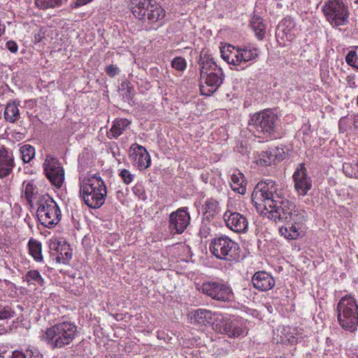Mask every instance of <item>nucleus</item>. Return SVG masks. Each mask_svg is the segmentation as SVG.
I'll use <instances>...</instances> for the list:
<instances>
[{"mask_svg":"<svg viewBox=\"0 0 358 358\" xmlns=\"http://www.w3.org/2000/svg\"><path fill=\"white\" fill-rule=\"evenodd\" d=\"M271 217L275 223H285L279 228L282 236L287 240H296L303 233V226L308 219V213L294 203L280 211H275Z\"/></svg>","mask_w":358,"mask_h":358,"instance_id":"f257e3e1","label":"nucleus"},{"mask_svg":"<svg viewBox=\"0 0 358 358\" xmlns=\"http://www.w3.org/2000/svg\"><path fill=\"white\" fill-rule=\"evenodd\" d=\"M252 201L255 205L258 204V201L264 202L265 208L271 209V217L275 211H280L282 208L294 203L285 197L282 190L275 181L270 179L261 180L256 185L252 193Z\"/></svg>","mask_w":358,"mask_h":358,"instance_id":"f03ea898","label":"nucleus"},{"mask_svg":"<svg viewBox=\"0 0 358 358\" xmlns=\"http://www.w3.org/2000/svg\"><path fill=\"white\" fill-rule=\"evenodd\" d=\"M78 334V327L74 322L62 321L48 328L43 338L50 348L60 349L71 344Z\"/></svg>","mask_w":358,"mask_h":358,"instance_id":"7ed1b4c3","label":"nucleus"},{"mask_svg":"<svg viewBox=\"0 0 358 358\" xmlns=\"http://www.w3.org/2000/svg\"><path fill=\"white\" fill-rule=\"evenodd\" d=\"M86 205L91 208H99L105 202L107 194L104 181L99 174H94L85 180L80 189Z\"/></svg>","mask_w":358,"mask_h":358,"instance_id":"20e7f679","label":"nucleus"},{"mask_svg":"<svg viewBox=\"0 0 358 358\" xmlns=\"http://www.w3.org/2000/svg\"><path fill=\"white\" fill-rule=\"evenodd\" d=\"M129 9L136 18L150 24L162 20L166 15L164 9L155 0H131Z\"/></svg>","mask_w":358,"mask_h":358,"instance_id":"39448f33","label":"nucleus"},{"mask_svg":"<svg viewBox=\"0 0 358 358\" xmlns=\"http://www.w3.org/2000/svg\"><path fill=\"white\" fill-rule=\"evenodd\" d=\"M337 319L340 326L351 333L358 327V305L351 296L342 297L336 307Z\"/></svg>","mask_w":358,"mask_h":358,"instance_id":"423d86ee","label":"nucleus"},{"mask_svg":"<svg viewBox=\"0 0 358 358\" xmlns=\"http://www.w3.org/2000/svg\"><path fill=\"white\" fill-rule=\"evenodd\" d=\"M36 205V215L44 227L51 229L60 222L62 214L59 207L48 194L39 196Z\"/></svg>","mask_w":358,"mask_h":358,"instance_id":"0eeeda50","label":"nucleus"},{"mask_svg":"<svg viewBox=\"0 0 358 358\" xmlns=\"http://www.w3.org/2000/svg\"><path fill=\"white\" fill-rule=\"evenodd\" d=\"M209 250L218 259L232 262L239 257L238 244L226 235H220L213 238L210 243Z\"/></svg>","mask_w":358,"mask_h":358,"instance_id":"6e6552de","label":"nucleus"},{"mask_svg":"<svg viewBox=\"0 0 358 358\" xmlns=\"http://www.w3.org/2000/svg\"><path fill=\"white\" fill-rule=\"evenodd\" d=\"M222 59L229 64L240 66L242 62L255 59L259 55V50L251 45L235 47L231 45L220 50Z\"/></svg>","mask_w":358,"mask_h":358,"instance_id":"1a4fd4ad","label":"nucleus"},{"mask_svg":"<svg viewBox=\"0 0 358 358\" xmlns=\"http://www.w3.org/2000/svg\"><path fill=\"white\" fill-rule=\"evenodd\" d=\"M322 11L327 21L334 27L349 22L350 10L342 0H329L323 6Z\"/></svg>","mask_w":358,"mask_h":358,"instance_id":"9d476101","label":"nucleus"},{"mask_svg":"<svg viewBox=\"0 0 358 358\" xmlns=\"http://www.w3.org/2000/svg\"><path fill=\"white\" fill-rule=\"evenodd\" d=\"M278 116L271 110H264L251 117L250 125L259 134L270 137L275 129Z\"/></svg>","mask_w":358,"mask_h":358,"instance_id":"9b49d317","label":"nucleus"},{"mask_svg":"<svg viewBox=\"0 0 358 358\" xmlns=\"http://www.w3.org/2000/svg\"><path fill=\"white\" fill-rule=\"evenodd\" d=\"M201 292L217 301H227L232 297V291L225 284L217 281H208L202 284Z\"/></svg>","mask_w":358,"mask_h":358,"instance_id":"f8f14e48","label":"nucleus"},{"mask_svg":"<svg viewBox=\"0 0 358 358\" xmlns=\"http://www.w3.org/2000/svg\"><path fill=\"white\" fill-rule=\"evenodd\" d=\"M44 172L50 182L56 187H62L64 180V170L57 158L46 159L43 163Z\"/></svg>","mask_w":358,"mask_h":358,"instance_id":"ddd939ff","label":"nucleus"},{"mask_svg":"<svg viewBox=\"0 0 358 358\" xmlns=\"http://www.w3.org/2000/svg\"><path fill=\"white\" fill-rule=\"evenodd\" d=\"M169 221L171 234H180L189 224L190 216L186 208H180L170 214Z\"/></svg>","mask_w":358,"mask_h":358,"instance_id":"4468645a","label":"nucleus"},{"mask_svg":"<svg viewBox=\"0 0 358 358\" xmlns=\"http://www.w3.org/2000/svg\"><path fill=\"white\" fill-rule=\"evenodd\" d=\"M200 78L201 92L202 94L210 95L222 85L224 80V73L222 69H217L215 72L208 73V74Z\"/></svg>","mask_w":358,"mask_h":358,"instance_id":"2eb2a0df","label":"nucleus"},{"mask_svg":"<svg viewBox=\"0 0 358 358\" xmlns=\"http://www.w3.org/2000/svg\"><path fill=\"white\" fill-rule=\"evenodd\" d=\"M227 227L236 233H245L248 228L247 218L242 214L227 210L223 215Z\"/></svg>","mask_w":358,"mask_h":358,"instance_id":"dca6fc26","label":"nucleus"},{"mask_svg":"<svg viewBox=\"0 0 358 358\" xmlns=\"http://www.w3.org/2000/svg\"><path fill=\"white\" fill-rule=\"evenodd\" d=\"M294 188L299 194L305 196L312 187V180L308 177L303 164H300L294 173Z\"/></svg>","mask_w":358,"mask_h":358,"instance_id":"f3484780","label":"nucleus"},{"mask_svg":"<svg viewBox=\"0 0 358 358\" xmlns=\"http://www.w3.org/2000/svg\"><path fill=\"white\" fill-rule=\"evenodd\" d=\"M129 159L139 169H147L150 166L151 160L147 150L142 145L134 143L131 146Z\"/></svg>","mask_w":358,"mask_h":358,"instance_id":"a211bd4d","label":"nucleus"},{"mask_svg":"<svg viewBox=\"0 0 358 358\" xmlns=\"http://www.w3.org/2000/svg\"><path fill=\"white\" fill-rule=\"evenodd\" d=\"M285 152L282 148H271L259 154L257 163L262 166H271L282 161L285 157Z\"/></svg>","mask_w":358,"mask_h":358,"instance_id":"6ab92c4d","label":"nucleus"},{"mask_svg":"<svg viewBox=\"0 0 358 358\" xmlns=\"http://www.w3.org/2000/svg\"><path fill=\"white\" fill-rule=\"evenodd\" d=\"M252 282L254 287L262 292L270 290L275 283L272 275L264 271L256 272L252 278Z\"/></svg>","mask_w":358,"mask_h":358,"instance_id":"aec40b11","label":"nucleus"},{"mask_svg":"<svg viewBox=\"0 0 358 358\" xmlns=\"http://www.w3.org/2000/svg\"><path fill=\"white\" fill-rule=\"evenodd\" d=\"M15 166L13 152L5 147L0 148V178L9 176Z\"/></svg>","mask_w":358,"mask_h":358,"instance_id":"412c9836","label":"nucleus"},{"mask_svg":"<svg viewBox=\"0 0 358 358\" xmlns=\"http://www.w3.org/2000/svg\"><path fill=\"white\" fill-rule=\"evenodd\" d=\"M217 314L207 309H197L194 311L191 320L199 326L211 325L213 328Z\"/></svg>","mask_w":358,"mask_h":358,"instance_id":"4be33fe9","label":"nucleus"},{"mask_svg":"<svg viewBox=\"0 0 358 358\" xmlns=\"http://www.w3.org/2000/svg\"><path fill=\"white\" fill-rule=\"evenodd\" d=\"M295 23L290 17L284 18L278 24L276 30V38L279 44L282 43L279 41V38L284 40L285 38L287 41H291L293 38V34H291L292 29L294 27Z\"/></svg>","mask_w":358,"mask_h":358,"instance_id":"5701e85b","label":"nucleus"},{"mask_svg":"<svg viewBox=\"0 0 358 358\" xmlns=\"http://www.w3.org/2000/svg\"><path fill=\"white\" fill-rule=\"evenodd\" d=\"M198 63L200 66V77H203L208 73L215 72V70L222 69L217 66L213 57L203 52H201Z\"/></svg>","mask_w":358,"mask_h":358,"instance_id":"b1692460","label":"nucleus"},{"mask_svg":"<svg viewBox=\"0 0 358 358\" xmlns=\"http://www.w3.org/2000/svg\"><path fill=\"white\" fill-rule=\"evenodd\" d=\"M229 328H230V331L227 332L226 335L230 338L244 336L248 333L245 324L240 320L235 317L232 319Z\"/></svg>","mask_w":358,"mask_h":358,"instance_id":"393cba45","label":"nucleus"},{"mask_svg":"<svg viewBox=\"0 0 358 358\" xmlns=\"http://www.w3.org/2000/svg\"><path fill=\"white\" fill-rule=\"evenodd\" d=\"M233 318L228 315L218 313L213 325V329L218 333L226 334L227 332L230 331L229 327Z\"/></svg>","mask_w":358,"mask_h":358,"instance_id":"a878e982","label":"nucleus"},{"mask_svg":"<svg viewBox=\"0 0 358 358\" xmlns=\"http://www.w3.org/2000/svg\"><path fill=\"white\" fill-rule=\"evenodd\" d=\"M231 187L234 192L239 194H244L246 192L247 181L244 175L238 172L237 173L232 174L231 177Z\"/></svg>","mask_w":358,"mask_h":358,"instance_id":"bb28decb","label":"nucleus"},{"mask_svg":"<svg viewBox=\"0 0 358 358\" xmlns=\"http://www.w3.org/2000/svg\"><path fill=\"white\" fill-rule=\"evenodd\" d=\"M203 218L208 221L213 218L219 211V203L210 198L208 199L202 206Z\"/></svg>","mask_w":358,"mask_h":358,"instance_id":"cd10ccee","label":"nucleus"},{"mask_svg":"<svg viewBox=\"0 0 358 358\" xmlns=\"http://www.w3.org/2000/svg\"><path fill=\"white\" fill-rule=\"evenodd\" d=\"M250 27L259 40H262L264 37L266 27L263 23V19L260 16L254 15L251 18Z\"/></svg>","mask_w":358,"mask_h":358,"instance_id":"c85d7f7f","label":"nucleus"},{"mask_svg":"<svg viewBox=\"0 0 358 358\" xmlns=\"http://www.w3.org/2000/svg\"><path fill=\"white\" fill-rule=\"evenodd\" d=\"M130 122L127 119H120L115 121L108 132L109 138H117L129 125Z\"/></svg>","mask_w":358,"mask_h":358,"instance_id":"c756f323","label":"nucleus"},{"mask_svg":"<svg viewBox=\"0 0 358 358\" xmlns=\"http://www.w3.org/2000/svg\"><path fill=\"white\" fill-rule=\"evenodd\" d=\"M24 281H26L29 286H40L44 285V280L37 270H30L23 277Z\"/></svg>","mask_w":358,"mask_h":358,"instance_id":"7c9ffc66","label":"nucleus"},{"mask_svg":"<svg viewBox=\"0 0 358 358\" xmlns=\"http://www.w3.org/2000/svg\"><path fill=\"white\" fill-rule=\"evenodd\" d=\"M4 117L6 121L15 122L20 118V112L15 102L7 103L4 110Z\"/></svg>","mask_w":358,"mask_h":358,"instance_id":"2f4dec72","label":"nucleus"},{"mask_svg":"<svg viewBox=\"0 0 358 358\" xmlns=\"http://www.w3.org/2000/svg\"><path fill=\"white\" fill-rule=\"evenodd\" d=\"M28 246L29 254L34 257V260L41 262L43 260L41 243L34 238H31L29 241Z\"/></svg>","mask_w":358,"mask_h":358,"instance_id":"473e14b6","label":"nucleus"},{"mask_svg":"<svg viewBox=\"0 0 358 358\" xmlns=\"http://www.w3.org/2000/svg\"><path fill=\"white\" fill-rule=\"evenodd\" d=\"M24 194L27 200L31 207H33L34 200L38 199V189L34 183V181H29L25 186Z\"/></svg>","mask_w":358,"mask_h":358,"instance_id":"72a5a7b5","label":"nucleus"},{"mask_svg":"<svg viewBox=\"0 0 358 358\" xmlns=\"http://www.w3.org/2000/svg\"><path fill=\"white\" fill-rule=\"evenodd\" d=\"M57 252L56 261L58 263L66 264L72 258V252L70 251L69 245H62L60 249H58Z\"/></svg>","mask_w":358,"mask_h":358,"instance_id":"f704fd0d","label":"nucleus"},{"mask_svg":"<svg viewBox=\"0 0 358 358\" xmlns=\"http://www.w3.org/2000/svg\"><path fill=\"white\" fill-rule=\"evenodd\" d=\"M67 0H35L36 6L42 10L61 6Z\"/></svg>","mask_w":358,"mask_h":358,"instance_id":"c9c22d12","label":"nucleus"},{"mask_svg":"<svg viewBox=\"0 0 358 358\" xmlns=\"http://www.w3.org/2000/svg\"><path fill=\"white\" fill-rule=\"evenodd\" d=\"M20 152L24 163H29L35 156V148L29 144L20 147Z\"/></svg>","mask_w":358,"mask_h":358,"instance_id":"e433bc0d","label":"nucleus"},{"mask_svg":"<svg viewBox=\"0 0 358 358\" xmlns=\"http://www.w3.org/2000/svg\"><path fill=\"white\" fill-rule=\"evenodd\" d=\"M15 316V312L9 306H0V320H8Z\"/></svg>","mask_w":358,"mask_h":358,"instance_id":"4c0bfd02","label":"nucleus"},{"mask_svg":"<svg viewBox=\"0 0 358 358\" xmlns=\"http://www.w3.org/2000/svg\"><path fill=\"white\" fill-rule=\"evenodd\" d=\"M171 66L177 71H183L187 67L186 60L182 57H176L172 60Z\"/></svg>","mask_w":358,"mask_h":358,"instance_id":"58836bf2","label":"nucleus"},{"mask_svg":"<svg viewBox=\"0 0 358 358\" xmlns=\"http://www.w3.org/2000/svg\"><path fill=\"white\" fill-rule=\"evenodd\" d=\"M211 232L210 220L203 218L199 230V235L201 238H207Z\"/></svg>","mask_w":358,"mask_h":358,"instance_id":"ea45409f","label":"nucleus"},{"mask_svg":"<svg viewBox=\"0 0 358 358\" xmlns=\"http://www.w3.org/2000/svg\"><path fill=\"white\" fill-rule=\"evenodd\" d=\"M347 64L358 69L357 55L355 51H350L345 57Z\"/></svg>","mask_w":358,"mask_h":358,"instance_id":"a19ab883","label":"nucleus"},{"mask_svg":"<svg viewBox=\"0 0 358 358\" xmlns=\"http://www.w3.org/2000/svg\"><path fill=\"white\" fill-rule=\"evenodd\" d=\"M132 191L134 194L137 196L140 199L145 200L147 196L144 191L143 187L141 185H136L133 188Z\"/></svg>","mask_w":358,"mask_h":358,"instance_id":"79ce46f5","label":"nucleus"},{"mask_svg":"<svg viewBox=\"0 0 358 358\" xmlns=\"http://www.w3.org/2000/svg\"><path fill=\"white\" fill-rule=\"evenodd\" d=\"M120 176L127 185L131 183L134 179V175L127 169L122 170L120 171Z\"/></svg>","mask_w":358,"mask_h":358,"instance_id":"37998d69","label":"nucleus"},{"mask_svg":"<svg viewBox=\"0 0 358 358\" xmlns=\"http://www.w3.org/2000/svg\"><path fill=\"white\" fill-rule=\"evenodd\" d=\"M106 72L110 77H114L119 73L120 70L117 66L110 64L106 67Z\"/></svg>","mask_w":358,"mask_h":358,"instance_id":"c03bdc74","label":"nucleus"},{"mask_svg":"<svg viewBox=\"0 0 358 358\" xmlns=\"http://www.w3.org/2000/svg\"><path fill=\"white\" fill-rule=\"evenodd\" d=\"M6 47L13 53L17 52L18 50L17 43L13 41H9L6 42Z\"/></svg>","mask_w":358,"mask_h":358,"instance_id":"a18cd8bd","label":"nucleus"},{"mask_svg":"<svg viewBox=\"0 0 358 358\" xmlns=\"http://www.w3.org/2000/svg\"><path fill=\"white\" fill-rule=\"evenodd\" d=\"M11 358H27V357L22 352L15 350L13 352Z\"/></svg>","mask_w":358,"mask_h":358,"instance_id":"49530a36","label":"nucleus"},{"mask_svg":"<svg viewBox=\"0 0 358 358\" xmlns=\"http://www.w3.org/2000/svg\"><path fill=\"white\" fill-rule=\"evenodd\" d=\"M353 126L358 131V114L355 115L353 117Z\"/></svg>","mask_w":358,"mask_h":358,"instance_id":"de8ad7c7","label":"nucleus"},{"mask_svg":"<svg viewBox=\"0 0 358 358\" xmlns=\"http://www.w3.org/2000/svg\"><path fill=\"white\" fill-rule=\"evenodd\" d=\"M132 90H133L132 87H127V93L129 94V96L131 99L132 98V96H130V94Z\"/></svg>","mask_w":358,"mask_h":358,"instance_id":"09e8293b","label":"nucleus"},{"mask_svg":"<svg viewBox=\"0 0 358 358\" xmlns=\"http://www.w3.org/2000/svg\"><path fill=\"white\" fill-rule=\"evenodd\" d=\"M293 339H294V338H293ZM298 339H299V338H296L295 341H294V340L290 341V339H289V341L291 343H294V342L297 343V342H298Z\"/></svg>","mask_w":358,"mask_h":358,"instance_id":"8fccbe9b","label":"nucleus"},{"mask_svg":"<svg viewBox=\"0 0 358 358\" xmlns=\"http://www.w3.org/2000/svg\"><path fill=\"white\" fill-rule=\"evenodd\" d=\"M6 353V352H3L2 353L0 354V358H4V354Z\"/></svg>","mask_w":358,"mask_h":358,"instance_id":"3c124183","label":"nucleus"},{"mask_svg":"<svg viewBox=\"0 0 358 358\" xmlns=\"http://www.w3.org/2000/svg\"><path fill=\"white\" fill-rule=\"evenodd\" d=\"M17 308L21 311L23 310V308L21 306H17Z\"/></svg>","mask_w":358,"mask_h":358,"instance_id":"603ef678","label":"nucleus"},{"mask_svg":"<svg viewBox=\"0 0 358 358\" xmlns=\"http://www.w3.org/2000/svg\"><path fill=\"white\" fill-rule=\"evenodd\" d=\"M234 69L236 70V71L239 70V69H238V68H235Z\"/></svg>","mask_w":358,"mask_h":358,"instance_id":"864d4df0","label":"nucleus"},{"mask_svg":"<svg viewBox=\"0 0 358 358\" xmlns=\"http://www.w3.org/2000/svg\"><path fill=\"white\" fill-rule=\"evenodd\" d=\"M357 166H358V162H357Z\"/></svg>","mask_w":358,"mask_h":358,"instance_id":"5fc2aeb1","label":"nucleus"}]
</instances>
